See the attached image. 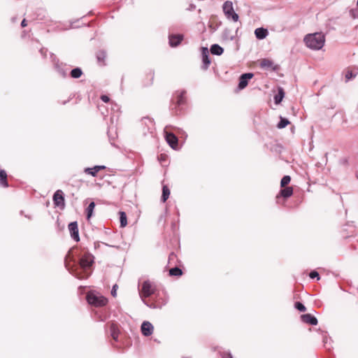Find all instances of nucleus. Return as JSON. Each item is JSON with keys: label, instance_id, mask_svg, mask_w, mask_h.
Segmentation results:
<instances>
[{"label": "nucleus", "instance_id": "27", "mask_svg": "<svg viewBox=\"0 0 358 358\" xmlns=\"http://www.w3.org/2000/svg\"><path fill=\"white\" fill-rule=\"evenodd\" d=\"M182 274V271L178 267L172 268L169 270V275L172 276H180Z\"/></svg>", "mask_w": 358, "mask_h": 358}, {"label": "nucleus", "instance_id": "5", "mask_svg": "<svg viewBox=\"0 0 358 358\" xmlns=\"http://www.w3.org/2000/svg\"><path fill=\"white\" fill-rule=\"evenodd\" d=\"M155 288L149 281H145L142 285V288L140 292V296L143 300L145 298L150 296L155 293Z\"/></svg>", "mask_w": 358, "mask_h": 358}, {"label": "nucleus", "instance_id": "16", "mask_svg": "<svg viewBox=\"0 0 358 358\" xmlns=\"http://www.w3.org/2000/svg\"><path fill=\"white\" fill-rule=\"evenodd\" d=\"M183 40V35L175 34L169 36V44L171 47L178 46Z\"/></svg>", "mask_w": 358, "mask_h": 358}, {"label": "nucleus", "instance_id": "32", "mask_svg": "<svg viewBox=\"0 0 358 358\" xmlns=\"http://www.w3.org/2000/svg\"><path fill=\"white\" fill-rule=\"evenodd\" d=\"M291 178L289 176H285L280 181V187H286L287 185L290 182Z\"/></svg>", "mask_w": 358, "mask_h": 358}, {"label": "nucleus", "instance_id": "29", "mask_svg": "<svg viewBox=\"0 0 358 358\" xmlns=\"http://www.w3.org/2000/svg\"><path fill=\"white\" fill-rule=\"evenodd\" d=\"M83 74L80 69L76 68L71 71V76L73 78H79Z\"/></svg>", "mask_w": 358, "mask_h": 358}, {"label": "nucleus", "instance_id": "15", "mask_svg": "<svg viewBox=\"0 0 358 358\" xmlns=\"http://www.w3.org/2000/svg\"><path fill=\"white\" fill-rule=\"evenodd\" d=\"M253 77V74L251 73L243 74L239 79L238 88L240 90L244 89L248 85V80Z\"/></svg>", "mask_w": 358, "mask_h": 358}, {"label": "nucleus", "instance_id": "13", "mask_svg": "<svg viewBox=\"0 0 358 358\" xmlns=\"http://www.w3.org/2000/svg\"><path fill=\"white\" fill-rule=\"evenodd\" d=\"M185 94H186V92L185 91L177 92L176 100L173 101V103L174 105H176V108L180 107V106L185 104V103H186Z\"/></svg>", "mask_w": 358, "mask_h": 358}, {"label": "nucleus", "instance_id": "31", "mask_svg": "<svg viewBox=\"0 0 358 358\" xmlns=\"http://www.w3.org/2000/svg\"><path fill=\"white\" fill-rule=\"evenodd\" d=\"M154 73L152 71H150L146 74V80H148V82H145V85H150L153 83L154 80Z\"/></svg>", "mask_w": 358, "mask_h": 358}, {"label": "nucleus", "instance_id": "18", "mask_svg": "<svg viewBox=\"0 0 358 358\" xmlns=\"http://www.w3.org/2000/svg\"><path fill=\"white\" fill-rule=\"evenodd\" d=\"M301 320L306 323L311 325H316L317 324V320L314 316L311 315L310 314H304L301 315Z\"/></svg>", "mask_w": 358, "mask_h": 358}, {"label": "nucleus", "instance_id": "28", "mask_svg": "<svg viewBox=\"0 0 358 358\" xmlns=\"http://www.w3.org/2000/svg\"><path fill=\"white\" fill-rule=\"evenodd\" d=\"M97 59L101 64H105L106 54L103 51H99L96 55Z\"/></svg>", "mask_w": 358, "mask_h": 358}, {"label": "nucleus", "instance_id": "7", "mask_svg": "<svg viewBox=\"0 0 358 358\" xmlns=\"http://www.w3.org/2000/svg\"><path fill=\"white\" fill-rule=\"evenodd\" d=\"M52 199L55 207H57L61 210L64 209L66 206L65 200L64 192L61 189H58L55 192Z\"/></svg>", "mask_w": 358, "mask_h": 358}, {"label": "nucleus", "instance_id": "3", "mask_svg": "<svg viewBox=\"0 0 358 358\" xmlns=\"http://www.w3.org/2000/svg\"><path fill=\"white\" fill-rule=\"evenodd\" d=\"M87 302L95 307L105 306L108 303V299L100 294L89 292L87 294Z\"/></svg>", "mask_w": 358, "mask_h": 358}, {"label": "nucleus", "instance_id": "8", "mask_svg": "<svg viewBox=\"0 0 358 358\" xmlns=\"http://www.w3.org/2000/svg\"><path fill=\"white\" fill-rule=\"evenodd\" d=\"M257 64L259 66L265 70H275L277 69V66L275 65L273 60L268 58H263L258 59L257 61Z\"/></svg>", "mask_w": 358, "mask_h": 358}, {"label": "nucleus", "instance_id": "11", "mask_svg": "<svg viewBox=\"0 0 358 358\" xmlns=\"http://www.w3.org/2000/svg\"><path fill=\"white\" fill-rule=\"evenodd\" d=\"M141 330L143 336H149L152 334L154 327L150 322L145 321L141 324Z\"/></svg>", "mask_w": 358, "mask_h": 358}, {"label": "nucleus", "instance_id": "26", "mask_svg": "<svg viewBox=\"0 0 358 358\" xmlns=\"http://www.w3.org/2000/svg\"><path fill=\"white\" fill-rule=\"evenodd\" d=\"M284 95H285V93H284L283 90L282 88H280L278 90V93L274 97L275 103L276 104L280 103L282 101V100L284 97Z\"/></svg>", "mask_w": 358, "mask_h": 358}, {"label": "nucleus", "instance_id": "12", "mask_svg": "<svg viewBox=\"0 0 358 358\" xmlns=\"http://www.w3.org/2000/svg\"><path fill=\"white\" fill-rule=\"evenodd\" d=\"M69 229L71 233V237L76 241H79V233H78V227L76 222H71L69 224Z\"/></svg>", "mask_w": 358, "mask_h": 358}, {"label": "nucleus", "instance_id": "35", "mask_svg": "<svg viewBox=\"0 0 358 358\" xmlns=\"http://www.w3.org/2000/svg\"><path fill=\"white\" fill-rule=\"evenodd\" d=\"M309 276L310 278H315L317 277L318 280L320 279L319 273L317 271L310 272Z\"/></svg>", "mask_w": 358, "mask_h": 358}, {"label": "nucleus", "instance_id": "17", "mask_svg": "<svg viewBox=\"0 0 358 358\" xmlns=\"http://www.w3.org/2000/svg\"><path fill=\"white\" fill-rule=\"evenodd\" d=\"M106 167L105 166H95L92 168L85 169L84 172L86 174L91 175V176L95 177L97 176V173L99 171H100L101 170H104V169H106Z\"/></svg>", "mask_w": 358, "mask_h": 358}, {"label": "nucleus", "instance_id": "1", "mask_svg": "<svg viewBox=\"0 0 358 358\" xmlns=\"http://www.w3.org/2000/svg\"><path fill=\"white\" fill-rule=\"evenodd\" d=\"M92 256L89 252H85L80 259L79 266L83 270L82 272L77 271V266L75 268L74 275L79 279H85L88 278L89 273L87 271L92 262Z\"/></svg>", "mask_w": 358, "mask_h": 358}, {"label": "nucleus", "instance_id": "41", "mask_svg": "<svg viewBox=\"0 0 358 358\" xmlns=\"http://www.w3.org/2000/svg\"><path fill=\"white\" fill-rule=\"evenodd\" d=\"M357 5H358V0H357Z\"/></svg>", "mask_w": 358, "mask_h": 358}, {"label": "nucleus", "instance_id": "39", "mask_svg": "<svg viewBox=\"0 0 358 358\" xmlns=\"http://www.w3.org/2000/svg\"><path fill=\"white\" fill-rule=\"evenodd\" d=\"M222 358H233L230 353L224 352L222 355Z\"/></svg>", "mask_w": 358, "mask_h": 358}, {"label": "nucleus", "instance_id": "20", "mask_svg": "<svg viewBox=\"0 0 358 358\" xmlns=\"http://www.w3.org/2000/svg\"><path fill=\"white\" fill-rule=\"evenodd\" d=\"M357 73H358V68L355 69V67L354 68L349 67L347 69L346 73H345L346 80H349L355 78L357 75Z\"/></svg>", "mask_w": 358, "mask_h": 358}, {"label": "nucleus", "instance_id": "22", "mask_svg": "<svg viewBox=\"0 0 358 358\" xmlns=\"http://www.w3.org/2000/svg\"><path fill=\"white\" fill-rule=\"evenodd\" d=\"M202 57H203V62L204 64L203 69H207L210 63V61L208 58V52L207 48L203 49Z\"/></svg>", "mask_w": 358, "mask_h": 358}, {"label": "nucleus", "instance_id": "2", "mask_svg": "<svg viewBox=\"0 0 358 358\" xmlns=\"http://www.w3.org/2000/svg\"><path fill=\"white\" fill-rule=\"evenodd\" d=\"M303 41L309 48L320 50L324 46L325 37L322 33L309 34L305 36Z\"/></svg>", "mask_w": 358, "mask_h": 358}, {"label": "nucleus", "instance_id": "38", "mask_svg": "<svg viewBox=\"0 0 358 358\" xmlns=\"http://www.w3.org/2000/svg\"><path fill=\"white\" fill-rule=\"evenodd\" d=\"M101 99L105 103H108L110 101L109 97L106 95H102Z\"/></svg>", "mask_w": 358, "mask_h": 358}, {"label": "nucleus", "instance_id": "30", "mask_svg": "<svg viewBox=\"0 0 358 358\" xmlns=\"http://www.w3.org/2000/svg\"><path fill=\"white\" fill-rule=\"evenodd\" d=\"M94 207H95V203L94 202H91L87 208V220H90V217H92V213H93V210L94 209Z\"/></svg>", "mask_w": 358, "mask_h": 358}, {"label": "nucleus", "instance_id": "21", "mask_svg": "<svg viewBox=\"0 0 358 358\" xmlns=\"http://www.w3.org/2000/svg\"><path fill=\"white\" fill-rule=\"evenodd\" d=\"M255 36L259 39H263L266 37L268 31L264 28H257L255 31Z\"/></svg>", "mask_w": 358, "mask_h": 358}, {"label": "nucleus", "instance_id": "34", "mask_svg": "<svg viewBox=\"0 0 358 358\" xmlns=\"http://www.w3.org/2000/svg\"><path fill=\"white\" fill-rule=\"evenodd\" d=\"M295 308L301 312H305L306 310V307L301 302H296L295 303Z\"/></svg>", "mask_w": 358, "mask_h": 358}, {"label": "nucleus", "instance_id": "24", "mask_svg": "<svg viewBox=\"0 0 358 358\" xmlns=\"http://www.w3.org/2000/svg\"><path fill=\"white\" fill-rule=\"evenodd\" d=\"M170 195V189L166 185H164L162 187V201L166 202Z\"/></svg>", "mask_w": 358, "mask_h": 358}, {"label": "nucleus", "instance_id": "6", "mask_svg": "<svg viewBox=\"0 0 358 358\" xmlns=\"http://www.w3.org/2000/svg\"><path fill=\"white\" fill-rule=\"evenodd\" d=\"M164 137L168 144L174 150H177L178 147V139L175 134L168 130V127H165Z\"/></svg>", "mask_w": 358, "mask_h": 358}, {"label": "nucleus", "instance_id": "36", "mask_svg": "<svg viewBox=\"0 0 358 358\" xmlns=\"http://www.w3.org/2000/svg\"><path fill=\"white\" fill-rule=\"evenodd\" d=\"M118 288V286L117 285H115L113 287V289H112V291H111V294L113 295V296L115 297L116 295H117V289Z\"/></svg>", "mask_w": 358, "mask_h": 358}, {"label": "nucleus", "instance_id": "23", "mask_svg": "<svg viewBox=\"0 0 358 358\" xmlns=\"http://www.w3.org/2000/svg\"><path fill=\"white\" fill-rule=\"evenodd\" d=\"M223 48L217 44H214L210 48V52L213 55H220L223 53Z\"/></svg>", "mask_w": 358, "mask_h": 358}, {"label": "nucleus", "instance_id": "10", "mask_svg": "<svg viewBox=\"0 0 358 358\" xmlns=\"http://www.w3.org/2000/svg\"><path fill=\"white\" fill-rule=\"evenodd\" d=\"M110 329V334L113 339L115 341H118L119 334L120 332V326L114 322H110L108 324Z\"/></svg>", "mask_w": 358, "mask_h": 358}, {"label": "nucleus", "instance_id": "19", "mask_svg": "<svg viewBox=\"0 0 358 358\" xmlns=\"http://www.w3.org/2000/svg\"><path fill=\"white\" fill-rule=\"evenodd\" d=\"M0 185L3 187H8V175L5 170L0 169Z\"/></svg>", "mask_w": 358, "mask_h": 358}, {"label": "nucleus", "instance_id": "37", "mask_svg": "<svg viewBox=\"0 0 358 358\" xmlns=\"http://www.w3.org/2000/svg\"><path fill=\"white\" fill-rule=\"evenodd\" d=\"M159 160L162 162H165L167 159V155H165V154H161L159 157H158Z\"/></svg>", "mask_w": 358, "mask_h": 358}, {"label": "nucleus", "instance_id": "9", "mask_svg": "<svg viewBox=\"0 0 358 358\" xmlns=\"http://www.w3.org/2000/svg\"><path fill=\"white\" fill-rule=\"evenodd\" d=\"M64 264L66 268L74 274L75 268L76 265L75 264V259L72 255V250H70L65 257Z\"/></svg>", "mask_w": 358, "mask_h": 358}, {"label": "nucleus", "instance_id": "4", "mask_svg": "<svg viewBox=\"0 0 358 358\" xmlns=\"http://www.w3.org/2000/svg\"><path fill=\"white\" fill-rule=\"evenodd\" d=\"M223 11L228 19H231L234 22L238 20V15L234 12L233 3L231 1H227L223 4Z\"/></svg>", "mask_w": 358, "mask_h": 358}, {"label": "nucleus", "instance_id": "14", "mask_svg": "<svg viewBox=\"0 0 358 358\" xmlns=\"http://www.w3.org/2000/svg\"><path fill=\"white\" fill-rule=\"evenodd\" d=\"M293 192L294 189L292 187H282L278 194L276 196V199H278L280 197L287 199L293 194Z\"/></svg>", "mask_w": 358, "mask_h": 358}, {"label": "nucleus", "instance_id": "25", "mask_svg": "<svg viewBox=\"0 0 358 358\" xmlns=\"http://www.w3.org/2000/svg\"><path fill=\"white\" fill-rule=\"evenodd\" d=\"M119 215H120V227H122V228L125 227L127 225V215L123 211H120L119 213Z\"/></svg>", "mask_w": 358, "mask_h": 358}, {"label": "nucleus", "instance_id": "33", "mask_svg": "<svg viewBox=\"0 0 358 358\" xmlns=\"http://www.w3.org/2000/svg\"><path fill=\"white\" fill-rule=\"evenodd\" d=\"M289 121L285 118H280V121L278 124V128L279 129H283L285 127H287L289 124Z\"/></svg>", "mask_w": 358, "mask_h": 358}, {"label": "nucleus", "instance_id": "40", "mask_svg": "<svg viewBox=\"0 0 358 358\" xmlns=\"http://www.w3.org/2000/svg\"><path fill=\"white\" fill-rule=\"evenodd\" d=\"M27 25V20L25 19H24L22 22H21V26L22 27H25Z\"/></svg>", "mask_w": 358, "mask_h": 358}]
</instances>
